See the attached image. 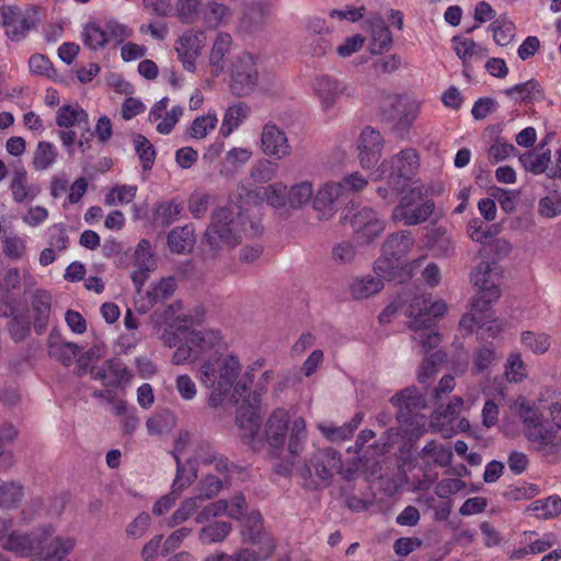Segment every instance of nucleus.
Here are the masks:
<instances>
[{"instance_id":"obj_1","label":"nucleus","mask_w":561,"mask_h":561,"mask_svg":"<svg viewBox=\"0 0 561 561\" xmlns=\"http://www.w3.org/2000/svg\"><path fill=\"white\" fill-rule=\"evenodd\" d=\"M51 525H42L28 533L12 531L3 542L7 551L18 557H33L31 561H62L73 549L70 537L54 536Z\"/></svg>"},{"instance_id":"obj_2","label":"nucleus","mask_w":561,"mask_h":561,"mask_svg":"<svg viewBox=\"0 0 561 561\" xmlns=\"http://www.w3.org/2000/svg\"><path fill=\"white\" fill-rule=\"evenodd\" d=\"M265 439L275 457L284 453L286 437L288 435L287 451L288 459L279 462L275 470L280 476L291 473L295 459L300 456L307 440L306 422L301 416L290 420L288 412L284 409L273 411L265 424Z\"/></svg>"},{"instance_id":"obj_3","label":"nucleus","mask_w":561,"mask_h":561,"mask_svg":"<svg viewBox=\"0 0 561 561\" xmlns=\"http://www.w3.org/2000/svg\"><path fill=\"white\" fill-rule=\"evenodd\" d=\"M263 231L260 221H252L242 213H233L227 207L218 208L211 216V222L205 232V241L210 250L218 252L224 247L233 248L241 238L256 237Z\"/></svg>"},{"instance_id":"obj_4","label":"nucleus","mask_w":561,"mask_h":561,"mask_svg":"<svg viewBox=\"0 0 561 561\" xmlns=\"http://www.w3.org/2000/svg\"><path fill=\"white\" fill-rule=\"evenodd\" d=\"M241 373V364L239 358L233 354L211 355L201 363L196 378L199 382L210 389L209 405L218 407L224 398L234 387V391L239 392V383L237 379Z\"/></svg>"},{"instance_id":"obj_5","label":"nucleus","mask_w":561,"mask_h":561,"mask_svg":"<svg viewBox=\"0 0 561 561\" xmlns=\"http://www.w3.org/2000/svg\"><path fill=\"white\" fill-rule=\"evenodd\" d=\"M447 311L443 300L430 302L425 297H416L404 313L411 319L410 328L414 331L413 340L419 342L424 352H431L440 342L435 330L437 320Z\"/></svg>"},{"instance_id":"obj_6","label":"nucleus","mask_w":561,"mask_h":561,"mask_svg":"<svg viewBox=\"0 0 561 561\" xmlns=\"http://www.w3.org/2000/svg\"><path fill=\"white\" fill-rule=\"evenodd\" d=\"M503 278L495 263L481 262L471 272V282L478 288L477 296L471 301V310L460 320V325L474 322L480 312L489 309L492 302L501 297L500 284Z\"/></svg>"},{"instance_id":"obj_7","label":"nucleus","mask_w":561,"mask_h":561,"mask_svg":"<svg viewBox=\"0 0 561 561\" xmlns=\"http://www.w3.org/2000/svg\"><path fill=\"white\" fill-rule=\"evenodd\" d=\"M181 343L172 356L174 365H183L197 360L204 362L216 353L219 354L221 335L217 331H187L183 333Z\"/></svg>"},{"instance_id":"obj_8","label":"nucleus","mask_w":561,"mask_h":561,"mask_svg":"<svg viewBox=\"0 0 561 561\" xmlns=\"http://www.w3.org/2000/svg\"><path fill=\"white\" fill-rule=\"evenodd\" d=\"M391 402L397 407V420L407 426L408 435L420 437L426 432L427 419L420 413L426 407V400L417 387L404 388L392 397Z\"/></svg>"},{"instance_id":"obj_9","label":"nucleus","mask_w":561,"mask_h":561,"mask_svg":"<svg viewBox=\"0 0 561 561\" xmlns=\"http://www.w3.org/2000/svg\"><path fill=\"white\" fill-rule=\"evenodd\" d=\"M414 245V239L409 230L393 232L382 244L381 253L375 263L376 275L394 279L402 265V260Z\"/></svg>"},{"instance_id":"obj_10","label":"nucleus","mask_w":561,"mask_h":561,"mask_svg":"<svg viewBox=\"0 0 561 561\" xmlns=\"http://www.w3.org/2000/svg\"><path fill=\"white\" fill-rule=\"evenodd\" d=\"M422 103L408 95H397L389 107L380 111L382 121L391 124L392 129L400 139H409L421 111Z\"/></svg>"},{"instance_id":"obj_11","label":"nucleus","mask_w":561,"mask_h":561,"mask_svg":"<svg viewBox=\"0 0 561 561\" xmlns=\"http://www.w3.org/2000/svg\"><path fill=\"white\" fill-rule=\"evenodd\" d=\"M229 88L233 95H250L259 84V70L254 56L249 53L238 55L229 67Z\"/></svg>"},{"instance_id":"obj_12","label":"nucleus","mask_w":561,"mask_h":561,"mask_svg":"<svg viewBox=\"0 0 561 561\" xmlns=\"http://www.w3.org/2000/svg\"><path fill=\"white\" fill-rule=\"evenodd\" d=\"M420 158L415 148H404L380 165L381 175H387L396 190L404 187L416 174Z\"/></svg>"},{"instance_id":"obj_13","label":"nucleus","mask_w":561,"mask_h":561,"mask_svg":"<svg viewBox=\"0 0 561 561\" xmlns=\"http://www.w3.org/2000/svg\"><path fill=\"white\" fill-rule=\"evenodd\" d=\"M435 209L433 199L424 197L421 188L405 193L393 210V219L413 226L428 220Z\"/></svg>"},{"instance_id":"obj_14","label":"nucleus","mask_w":561,"mask_h":561,"mask_svg":"<svg viewBox=\"0 0 561 561\" xmlns=\"http://www.w3.org/2000/svg\"><path fill=\"white\" fill-rule=\"evenodd\" d=\"M37 21V11L33 7L20 9L5 5L0 9V23L5 28V35L13 42L24 39Z\"/></svg>"},{"instance_id":"obj_15","label":"nucleus","mask_w":561,"mask_h":561,"mask_svg":"<svg viewBox=\"0 0 561 561\" xmlns=\"http://www.w3.org/2000/svg\"><path fill=\"white\" fill-rule=\"evenodd\" d=\"M351 191V174L344 175L340 181L324 183L313 197V209L319 219L328 220L337 210L339 201Z\"/></svg>"},{"instance_id":"obj_16","label":"nucleus","mask_w":561,"mask_h":561,"mask_svg":"<svg viewBox=\"0 0 561 561\" xmlns=\"http://www.w3.org/2000/svg\"><path fill=\"white\" fill-rule=\"evenodd\" d=\"M240 522L242 542L260 548L264 556H272L276 543L273 536L264 529L262 515L253 511Z\"/></svg>"},{"instance_id":"obj_17","label":"nucleus","mask_w":561,"mask_h":561,"mask_svg":"<svg viewBox=\"0 0 561 561\" xmlns=\"http://www.w3.org/2000/svg\"><path fill=\"white\" fill-rule=\"evenodd\" d=\"M260 146L266 157L276 160L290 156L293 151L287 134L273 122L263 125Z\"/></svg>"},{"instance_id":"obj_18","label":"nucleus","mask_w":561,"mask_h":561,"mask_svg":"<svg viewBox=\"0 0 561 561\" xmlns=\"http://www.w3.org/2000/svg\"><path fill=\"white\" fill-rule=\"evenodd\" d=\"M385 229L377 213L369 207H363L353 215V242L359 245L368 244Z\"/></svg>"},{"instance_id":"obj_19","label":"nucleus","mask_w":561,"mask_h":561,"mask_svg":"<svg viewBox=\"0 0 561 561\" xmlns=\"http://www.w3.org/2000/svg\"><path fill=\"white\" fill-rule=\"evenodd\" d=\"M206 42V35L199 30H188L175 42L178 58L185 70L194 72L196 60Z\"/></svg>"},{"instance_id":"obj_20","label":"nucleus","mask_w":561,"mask_h":561,"mask_svg":"<svg viewBox=\"0 0 561 561\" xmlns=\"http://www.w3.org/2000/svg\"><path fill=\"white\" fill-rule=\"evenodd\" d=\"M135 270L131 273V280L137 293H140L149 273L157 267V261L151 250V244L147 239H141L134 252Z\"/></svg>"},{"instance_id":"obj_21","label":"nucleus","mask_w":561,"mask_h":561,"mask_svg":"<svg viewBox=\"0 0 561 561\" xmlns=\"http://www.w3.org/2000/svg\"><path fill=\"white\" fill-rule=\"evenodd\" d=\"M310 462L316 474L323 481L330 480L335 473L343 474L345 480L351 478V469L342 470L341 455L331 447L314 453Z\"/></svg>"},{"instance_id":"obj_22","label":"nucleus","mask_w":561,"mask_h":561,"mask_svg":"<svg viewBox=\"0 0 561 561\" xmlns=\"http://www.w3.org/2000/svg\"><path fill=\"white\" fill-rule=\"evenodd\" d=\"M383 139L378 129L365 127L359 134L358 150L359 164L364 169H371L380 161Z\"/></svg>"},{"instance_id":"obj_23","label":"nucleus","mask_w":561,"mask_h":561,"mask_svg":"<svg viewBox=\"0 0 561 561\" xmlns=\"http://www.w3.org/2000/svg\"><path fill=\"white\" fill-rule=\"evenodd\" d=\"M451 49L461 59L463 75L467 77L470 76L472 65L489 55L488 47L477 44L471 37L461 35H455L451 38Z\"/></svg>"},{"instance_id":"obj_24","label":"nucleus","mask_w":561,"mask_h":561,"mask_svg":"<svg viewBox=\"0 0 561 561\" xmlns=\"http://www.w3.org/2000/svg\"><path fill=\"white\" fill-rule=\"evenodd\" d=\"M236 422L242 431V440L252 449H259L261 446V439L257 438L261 427L259 411L242 404L237 412Z\"/></svg>"},{"instance_id":"obj_25","label":"nucleus","mask_w":561,"mask_h":561,"mask_svg":"<svg viewBox=\"0 0 561 561\" xmlns=\"http://www.w3.org/2000/svg\"><path fill=\"white\" fill-rule=\"evenodd\" d=\"M10 191L12 193V199L18 204H22L36 198L41 188L28 182L26 169L21 163H16L12 168Z\"/></svg>"},{"instance_id":"obj_26","label":"nucleus","mask_w":561,"mask_h":561,"mask_svg":"<svg viewBox=\"0 0 561 561\" xmlns=\"http://www.w3.org/2000/svg\"><path fill=\"white\" fill-rule=\"evenodd\" d=\"M47 351L50 358L65 366H70L81 347L72 342H67L58 329L54 328L47 339Z\"/></svg>"},{"instance_id":"obj_27","label":"nucleus","mask_w":561,"mask_h":561,"mask_svg":"<svg viewBox=\"0 0 561 561\" xmlns=\"http://www.w3.org/2000/svg\"><path fill=\"white\" fill-rule=\"evenodd\" d=\"M248 198L254 203L265 202L274 208L288 206L287 185L283 182H276L249 191Z\"/></svg>"},{"instance_id":"obj_28","label":"nucleus","mask_w":561,"mask_h":561,"mask_svg":"<svg viewBox=\"0 0 561 561\" xmlns=\"http://www.w3.org/2000/svg\"><path fill=\"white\" fill-rule=\"evenodd\" d=\"M33 327L36 334L42 335L48 325L51 311V295L44 289H37L33 294L32 301Z\"/></svg>"},{"instance_id":"obj_29","label":"nucleus","mask_w":561,"mask_h":561,"mask_svg":"<svg viewBox=\"0 0 561 561\" xmlns=\"http://www.w3.org/2000/svg\"><path fill=\"white\" fill-rule=\"evenodd\" d=\"M430 426L434 433L440 434L443 437H451L458 431H465L469 426V422L466 419L456 420L451 417L447 412L444 411L443 407L434 411L431 416Z\"/></svg>"},{"instance_id":"obj_30","label":"nucleus","mask_w":561,"mask_h":561,"mask_svg":"<svg viewBox=\"0 0 561 561\" xmlns=\"http://www.w3.org/2000/svg\"><path fill=\"white\" fill-rule=\"evenodd\" d=\"M506 324L507 320L493 318L489 307L488 310L479 314L474 322L469 321L467 325L462 327L469 329L471 332L474 328H478L480 339L488 340L497 337L506 328Z\"/></svg>"},{"instance_id":"obj_31","label":"nucleus","mask_w":561,"mask_h":561,"mask_svg":"<svg viewBox=\"0 0 561 561\" xmlns=\"http://www.w3.org/2000/svg\"><path fill=\"white\" fill-rule=\"evenodd\" d=\"M368 25L371 53L381 54L389 50L393 44V37L385 20L380 16H374L368 20Z\"/></svg>"},{"instance_id":"obj_32","label":"nucleus","mask_w":561,"mask_h":561,"mask_svg":"<svg viewBox=\"0 0 561 561\" xmlns=\"http://www.w3.org/2000/svg\"><path fill=\"white\" fill-rule=\"evenodd\" d=\"M506 96L519 103L529 104L535 100H542L543 89L537 79H528L525 83H518L504 90Z\"/></svg>"},{"instance_id":"obj_33","label":"nucleus","mask_w":561,"mask_h":561,"mask_svg":"<svg viewBox=\"0 0 561 561\" xmlns=\"http://www.w3.org/2000/svg\"><path fill=\"white\" fill-rule=\"evenodd\" d=\"M232 38L228 33H219L213 44L209 55L210 72L214 77L222 73L226 66V57L230 51Z\"/></svg>"},{"instance_id":"obj_34","label":"nucleus","mask_w":561,"mask_h":561,"mask_svg":"<svg viewBox=\"0 0 561 561\" xmlns=\"http://www.w3.org/2000/svg\"><path fill=\"white\" fill-rule=\"evenodd\" d=\"M312 89L321 99L324 110H328L345 87L341 88L337 80L333 77L320 75L313 79Z\"/></svg>"},{"instance_id":"obj_35","label":"nucleus","mask_w":561,"mask_h":561,"mask_svg":"<svg viewBox=\"0 0 561 561\" xmlns=\"http://www.w3.org/2000/svg\"><path fill=\"white\" fill-rule=\"evenodd\" d=\"M513 409L524 425V434L536 425L538 421H542L545 413L541 408L533 401L524 397L517 398L513 403Z\"/></svg>"},{"instance_id":"obj_36","label":"nucleus","mask_w":561,"mask_h":561,"mask_svg":"<svg viewBox=\"0 0 561 561\" xmlns=\"http://www.w3.org/2000/svg\"><path fill=\"white\" fill-rule=\"evenodd\" d=\"M494 43L499 46H510L516 36V26L506 14L499 15L489 24Z\"/></svg>"},{"instance_id":"obj_37","label":"nucleus","mask_w":561,"mask_h":561,"mask_svg":"<svg viewBox=\"0 0 561 561\" xmlns=\"http://www.w3.org/2000/svg\"><path fill=\"white\" fill-rule=\"evenodd\" d=\"M56 123L59 127L69 128L77 125L89 131L88 113L79 106L64 105L59 107L57 111Z\"/></svg>"},{"instance_id":"obj_38","label":"nucleus","mask_w":561,"mask_h":561,"mask_svg":"<svg viewBox=\"0 0 561 561\" xmlns=\"http://www.w3.org/2000/svg\"><path fill=\"white\" fill-rule=\"evenodd\" d=\"M419 456L426 463L433 461L440 468H445L453 460V450L449 446L431 440L424 445Z\"/></svg>"},{"instance_id":"obj_39","label":"nucleus","mask_w":561,"mask_h":561,"mask_svg":"<svg viewBox=\"0 0 561 561\" xmlns=\"http://www.w3.org/2000/svg\"><path fill=\"white\" fill-rule=\"evenodd\" d=\"M558 436L557 426L551 425L545 416L538 421L534 427L525 433V437L530 443H536L541 447L553 445Z\"/></svg>"},{"instance_id":"obj_40","label":"nucleus","mask_w":561,"mask_h":561,"mask_svg":"<svg viewBox=\"0 0 561 561\" xmlns=\"http://www.w3.org/2000/svg\"><path fill=\"white\" fill-rule=\"evenodd\" d=\"M249 114L250 107L243 102L229 106L224 115L222 124L219 130L220 135L222 137H228L242 124Z\"/></svg>"},{"instance_id":"obj_41","label":"nucleus","mask_w":561,"mask_h":561,"mask_svg":"<svg viewBox=\"0 0 561 561\" xmlns=\"http://www.w3.org/2000/svg\"><path fill=\"white\" fill-rule=\"evenodd\" d=\"M540 519H551L561 514V497L558 494L533 501L527 507Z\"/></svg>"},{"instance_id":"obj_42","label":"nucleus","mask_w":561,"mask_h":561,"mask_svg":"<svg viewBox=\"0 0 561 561\" xmlns=\"http://www.w3.org/2000/svg\"><path fill=\"white\" fill-rule=\"evenodd\" d=\"M232 531V525L224 520H215L205 525L198 531V540L203 545H213L224 541Z\"/></svg>"},{"instance_id":"obj_43","label":"nucleus","mask_w":561,"mask_h":561,"mask_svg":"<svg viewBox=\"0 0 561 561\" xmlns=\"http://www.w3.org/2000/svg\"><path fill=\"white\" fill-rule=\"evenodd\" d=\"M194 244L193 229L190 226L178 227L168 234V245L172 252L184 253Z\"/></svg>"},{"instance_id":"obj_44","label":"nucleus","mask_w":561,"mask_h":561,"mask_svg":"<svg viewBox=\"0 0 561 561\" xmlns=\"http://www.w3.org/2000/svg\"><path fill=\"white\" fill-rule=\"evenodd\" d=\"M133 144L135 151L140 160L141 168L144 171H150L154 164L157 152L153 145L149 139L141 135L136 134L133 136Z\"/></svg>"},{"instance_id":"obj_45","label":"nucleus","mask_w":561,"mask_h":561,"mask_svg":"<svg viewBox=\"0 0 561 561\" xmlns=\"http://www.w3.org/2000/svg\"><path fill=\"white\" fill-rule=\"evenodd\" d=\"M57 157L58 151L51 142L39 141L33 152V167L36 171H45L55 163Z\"/></svg>"},{"instance_id":"obj_46","label":"nucleus","mask_w":561,"mask_h":561,"mask_svg":"<svg viewBox=\"0 0 561 561\" xmlns=\"http://www.w3.org/2000/svg\"><path fill=\"white\" fill-rule=\"evenodd\" d=\"M380 275L362 277L353 282V299H365L380 291L383 283Z\"/></svg>"},{"instance_id":"obj_47","label":"nucleus","mask_w":561,"mask_h":561,"mask_svg":"<svg viewBox=\"0 0 561 561\" xmlns=\"http://www.w3.org/2000/svg\"><path fill=\"white\" fill-rule=\"evenodd\" d=\"M183 211L182 203L176 199L170 202H163L154 209V220L162 227H169L171 224L176 221L181 213Z\"/></svg>"},{"instance_id":"obj_48","label":"nucleus","mask_w":561,"mask_h":561,"mask_svg":"<svg viewBox=\"0 0 561 561\" xmlns=\"http://www.w3.org/2000/svg\"><path fill=\"white\" fill-rule=\"evenodd\" d=\"M288 206L297 209L310 202L313 195V187L311 182L302 181L300 183L287 187Z\"/></svg>"},{"instance_id":"obj_49","label":"nucleus","mask_w":561,"mask_h":561,"mask_svg":"<svg viewBox=\"0 0 561 561\" xmlns=\"http://www.w3.org/2000/svg\"><path fill=\"white\" fill-rule=\"evenodd\" d=\"M217 123L218 118L216 113L208 112L206 115L198 116L192 122L187 134L191 138L203 139L210 130L215 129Z\"/></svg>"},{"instance_id":"obj_50","label":"nucleus","mask_w":561,"mask_h":561,"mask_svg":"<svg viewBox=\"0 0 561 561\" xmlns=\"http://www.w3.org/2000/svg\"><path fill=\"white\" fill-rule=\"evenodd\" d=\"M278 163L270 159H260L251 169L250 176L256 183H268L276 178Z\"/></svg>"},{"instance_id":"obj_51","label":"nucleus","mask_w":561,"mask_h":561,"mask_svg":"<svg viewBox=\"0 0 561 561\" xmlns=\"http://www.w3.org/2000/svg\"><path fill=\"white\" fill-rule=\"evenodd\" d=\"M520 340L522 344L536 355L545 354L551 345L548 334L535 333V331H523Z\"/></svg>"},{"instance_id":"obj_52","label":"nucleus","mask_w":561,"mask_h":561,"mask_svg":"<svg viewBox=\"0 0 561 561\" xmlns=\"http://www.w3.org/2000/svg\"><path fill=\"white\" fill-rule=\"evenodd\" d=\"M84 45L89 48L96 50L107 43H110V36L107 35V31L100 27L95 23H90L85 25L82 33Z\"/></svg>"},{"instance_id":"obj_53","label":"nucleus","mask_w":561,"mask_h":561,"mask_svg":"<svg viewBox=\"0 0 561 561\" xmlns=\"http://www.w3.org/2000/svg\"><path fill=\"white\" fill-rule=\"evenodd\" d=\"M176 283L173 277L162 278L151 290L147 291V299L150 306L169 299L175 291Z\"/></svg>"},{"instance_id":"obj_54","label":"nucleus","mask_w":561,"mask_h":561,"mask_svg":"<svg viewBox=\"0 0 561 561\" xmlns=\"http://www.w3.org/2000/svg\"><path fill=\"white\" fill-rule=\"evenodd\" d=\"M199 497H187L182 502L181 506L172 514L169 526L174 527L186 522L201 507Z\"/></svg>"},{"instance_id":"obj_55","label":"nucleus","mask_w":561,"mask_h":561,"mask_svg":"<svg viewBox=\"0 0 561 561\" xmlns=\"http://www.w3.org/2000/svg\"><path fill=\"white\" fill-rule=\"evenodd\" d=\"M23 496V490L20 484L14 482H0V506L14 507Z\"/></svg>"},{"instance_id":"obj_56","label":"nucleus","mask_w":561,"mask_h":561,"mask_svg":"<svg viewBox=\"0 0 561 561\" xmlns=\"http://www.w3.org/2000/svg\"><path fill=\"white\" fill-rule=\"evenodd\" d=\"M550 149L543 150L541 153H527L524 154L520 161L525 164L526 169L535 174L543 173L550 163Z\"/></svg>"},{"instance_id":"obj_57","label":"nucleus","mask_w":561,"mask_h":561,"mask_svg":"<svg viewBox=\"0 0 561 561\" xmlns=\"http://www.w3.org/2000/svg\"><path fill=\"white\" fill-rule=\"evenodd\" d=\"M505 374L506 379L513 382H519L527 378V367L520 354L510 355L508 359H506Z\"/></svg>"},{"instance_id":"obj_58","label":"nucleus","mask_w":561,"mask_h":561,"mask_svg":"<svg viewBox=\"0 0 561 561\" xmlns=\"http://www.w3.org/2000/svg\"><path fill=\"white\" fill-rule=\"evenodd\" d=\"M222 489V480L216 476L207 474L199 481L198 494L194 497H199L198 502L202 504L205 500L215 497Z\"/></svg>"},{"instance_id":"obj_59","label":"nucleus","mask_w":561,"mask_h":561,"mask_svg":"<svg viewBox=\"0 0 561 561\" xmlns=\"http://www.w3.org/2000/svg\"><path fill=\"white\" fill-rule=\"evenodd\" d=\"M445 357L446 355L443 351H435L434 354L426 357L420 365L417 380L423 383L435 376L436 365L444 362Z\"/></svg>"},{"instance_id":"obj_60","label":"nucleus","mask_w":561,"mask_h":561,"mask_svg":"<svg viewBox=\"0 0 561 561\" xmlns=\"http://www.w3.org/2000/svg\"><path fill=\"white\" fill-rule=\"evenodd\" d=\"M305 50L313 57H322L332 49V43L324 36H305Z\"/></svg>"},{"instance_id":"obj_61","label":"nucleus","mask_w":561,"mask_h":561,"mask_svg":"<svg viewBox=\"0 0 561 561\" xmlns=\"http://www.w3.org/2000/svg\"><path fill=\"white\" fill-rule=\"evenodd\" d=\"M515 147L504 139H496L489 147V162L492 164L505 161L510 156L514 154Z\"/></svg>"},{"instance_id":"obj_62","label":"nucleus","mask_w":561,"mask_h":561,"mask_svg":"<svg viewBox=\"0 0 561 561\" xmlns=\"http://www.w3.org/2000/svg\"><path fill=\"white\" fill-rule=\"evenodd\" d=\"M539 213L545 218H556L561 214V196L558 192L546 195L539 202Z\"/></svg>"},{"instance_id":"obj_63","label":"nucleus","mask_w":561,"mask_h":561,"mask_svg":"<svg viewBox=\"0 0 561 561\" xmlns=\"http://www.w3.org/2000/svg\"><path fill=\"white\" fill-rule=\"evenodd\" d=\"M497 107L499 104L495 99H491V96H481L471 107L472 118L476 121H483L488 115L495 112Z\"/></svg>"},{"instance_id":"obj_64","label":"nucleus","mask_w":561,"mask_h":561,"mask_svg":"<svg viewBox=\"0 0 561 561\" xmlns=\"http://www.w3.org/2000/svg\"><path fill=\"white\" fill-rule=\"evenodd\" d=\"M319 431L332 443L343 442L351 436V425L335 426L332 424H319Z\"/></svg>"}]
</instances>
